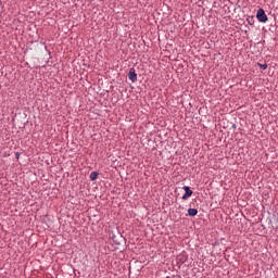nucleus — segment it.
I'll return each instance as SVG.
<instances>
[{"mask_svg":"<svg viewBox=\"0 0 278 278\" xmlns=\"http://www.w3.org/2000/svg\"><path fill=\"white\" fill-rule=\"evenodd\" d=\"M128 79L135 84V81H138V74H136L135 70H130L128 73Z\"/></svg>","mask_w":278,"mask_h":278,"instance_id":"nucleus-3","label":"nucleus"},{"mask_svg":"<svg viewBox=\"0 0 278 278\" xmlns=\"http://www.w3.org/2000/svg\"><path fill=\"white\" fill-rule=\"evenodd\" d=\"M256 18L258 23H266L268 21V15H266L264 9H258L256 12Z\"/></svg>","mask_w":278,"mask_h":278,"instance_id":"nucleus-1","label":"nucleus"},{"mask_svg":"<svg viewBox=\"0 0 278 278\" xmlns=\"http://www.w3.org/2000/svg\"><path fill=\"white\" fill-rule=\"evenodd\" d=\"M258 66H260V68H262L263 71H266V68H268V65H267V64L258 63Z\"/></svg>","mask_w":278,"mask_h":278,"instance_id":"nucleus-6","label":"nucleus"},{"mask_svg":"<svg viewBox=\"0 0 278 278\" xmlns=\"http://www.w3.org/2000/svg\"><path fill=\"white\" fill-rule=\"evenodd\" d=\"M182 190H185V194L182 195V200L186 201L192 197V190L188 186H184Z\"/></svg>","mask_w":278,"mask_h":278,"instance_id":"nucleus-2","label":"nucleus"},{"mask_svg":"<svg viewBox=\"0 0 278 278\" xmlns=\"http://www.w3.org/2000/svg\"><path fill=\"white\" fill-rule=\"evenodd\" d=\"M188 214L189 216H197V214H199V211L197 208H189Z\"/></svg>","mask_w":278,"mask_h":278,"instance_id":"nucleus-4","label":"nucleus"},{"mask_svg":"<svg viewBox=\"0 0 278 278\" xmlns=\"http://www.w3.org/2000/svg\"><path fill=\"white\" fill-rule=\"evenodd\" d=\"M97 177H99V173L92 172V173L90 174V180H91V181H96Z\"/></svg>","mask_w":278,"mask_h":278,"instance_id":"nucleus-5","label":"nucleus"}]
</instances>
